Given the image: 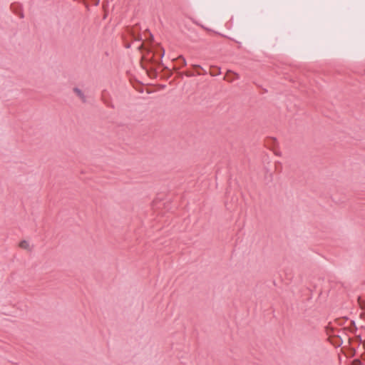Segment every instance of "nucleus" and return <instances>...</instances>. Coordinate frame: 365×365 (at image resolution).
<instances>
[{
    "mask_svg": "<svg viewBox=\"0 0 365 365\" xmlns=\"http://www.w3.org/2000/svg\"><path fill=\"white\" fill-rule=\"evenodd\" d=\"M238 78V75L232 71H227L225 76V79L229 82H232Z\"/></svg>",
    "mask_w": 365,
    "mask_h": 365,
    "instance_id": "1",
    "label": "nucleus"
},
{
    "mask_svg": "<svg viewBox=\"0 0 365 365\" xmlns=\"http://www.w3.org/2000/svg\"><path fill=\"white\" fill-rule=\"evenodd\" d=\"M19 246L20 248L27 250V251H30L32 248L29 242L27 240L21 241L19 244Z\"/></svg>",
    "mask_w": 365,
    "mask_h": 365,
    "instance_id": "2",
    "label": "nucleus"
},
{
    "mask_svg": "<svg viewBox=\"0 0 365 365\" xmlns=\"http://www.w3.org/2000/svg\"><path fill=\"white\" fill-rule=\"evenodd\" d=\"M73 93L83 101H86V96L83 92L78 88H74L73 89Z\"/></svg>",
    "mask_w": 365,
    "mask_h": 365,
    "instance_id": "3",
    "label": "nucleus"
},
{
    "mask_svg": "<svg viewBox=\"0 0 365 365\" xmlns=\"http://www.w3.org/2000/svg\"><path fill=\"white\" fill-rule=\"evenodd\" d=\"M359 304L361 309H365V301H361L359 299Z\"/></svg>",
    "mask_w": 365,
    "mask_h": 365,
    "instance_id": "4",
    "label": "nucleus"
},
{
    "mask_svg": "<svg viewBox=\"0 0 365 365\" xmlns=\"http://www.w3.org/2000/svg\"><path fill=\"white\" fill-rule=\"evenodd\" d=\"M192 66H193L194 68H199V69H200V70H202V71H203L202 74L206 73V71H204V70H203V68H202L200 66H199V65H193Z\"/></svg>",
    "mask_w": 365,
    "mask_h": 365,
    "instance_id": "5",
    "label": "nucleus"
},
{
    "mask_svg": "<svg viewBox=\"0 0 365 365\" xmlns=\"http://www.w3.org/2000/svg\"><path fill=\"white\" fill-rule=\"evenodd\" d=\"M180 59H181V61H182L181 64H182V66H185L186 65V61L185 60V58H180Z\"/></svg>",
    "mask_w": 365,
    "mask_h": 365,
    "instance_id": "6",
    "label": "nucleus"
},
{
    "mask_svg": "<svg viewBox=\"0 0 365 365\" xmlns=\"http://www.w3.org/2000/svg\"><path fill=\"white\" fill-rule=\"evenodd\" d=\"M360 364V361H358V360H354L353 361V364L352 365H359Z\"/></svg>",
    "mask_w": 365,
    "mask_h": 365,
    "instance_id": "7",
    "label": "nucleus"
},
{
    "mask_svg": "<svg viewBox=\"0 0 365 365\" xmlns=\"http://www.w3.org/2000/svg\"><path fill=\"white\" fill-rule=\"evenodd\" d=\"M185 75H186L187 76L190 77V76H192V73H191L190 72H186V73H185Z\"/></svg>",
    "mask_w": 365,
    "mask_h": 365,
    "instance_id": "8",
    "label": "nucleus"
},
{
    "mask_svg": "<svg viewBox=\"0 0 365 365\" xmlns=\"http://www.w3.org/2000/svg\"><path fill=\"white\" fill-rule=\"evenodd\" d=\"M210 74H211L212 76H215V75H217V73H214L213 71H210Z\"/></svg>",
    "mask_w": 365,
    "mask_h": 365,
    "instance_id": "9",
    "label": "nucleus"
}]
</instances>
